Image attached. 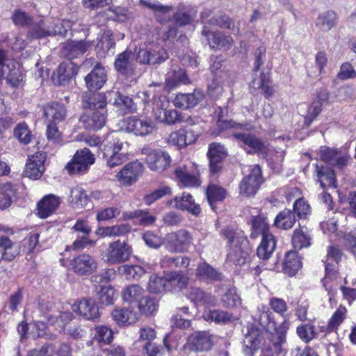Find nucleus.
Listing matches in <instances>:
<instances>
[{"label": "nucleus", "instance_id": "obj_30", "mask_svg": "<svg viewBox=\"0 0 356 356\" xmlns=\"http://www.w3.org/2000/svg\"><path fill=\"white\" fill-rule=\"evenodd\" d=\"M43 116L49 123H58L65 119L67 109L62 104L51 102L43 106Z\"/></svg>", "mask_w": 356, "mask_h": 356}, {"label": "nucleus", "instance_id": "obj_1", "mask_svg": "<svg viewBox=\"0 0 356 356\" xmlns=\"http://www.w3.org/2000/svg\"><path fill=\"white\" fill-rule=\"evenodd\" d=\"M222 234L231 245L227 256V261L238 266L245 264L252 251L247 237L243 232H236L230 228L225 229Z\"/></svg>", "mask_w": 356, "mask_h": 356}, {"label": "nucleus", "instance_id": "obj_8", "mask_svg": "<svg viewBox=\"0 0 356 356\" xmlns=\"http://www.w3.org/2000/svg\"><path fill=\"white\" fill-rule=\"evenodd\" d=\"M132 254V248L125 241L117 240L111 243L105 252V261L109 265L128 261Z\"/></svg>", "mask_w": 356, "mask_h": 356}, {"label": "nucleus", "instance_id": "obj_3", "mask_svg": "<svg viewBox=\"0 0 356 356\" xmlns=\"http://www.w3.org/2000/svg\"><path fill=\"white\" fill-rule=\"evenodd\" d=\"M125 143L116 136V133L107 136L104 141L102 152L108 167L115 168L128 160L127 153L122 152Z\"/></svg>", "mask_w": 356, "mask_h": 356}, {"label": "nucleus", "instance_id": "obj_29", "mask_svg": "<svg viewBox=\"0 0 356 356\" xmlns=\"http://www.w3.org/2000/svg\"><path fill=\"white\" fill-rule=\"evenodd\" d=\"M226 155L225 148L221 144L213 143L209 145L207 156L209 159L210 170L213 173H216L220 170L222 161Z\"/></svg>", "mask_w": 356, "mask_h": 356}, {"label": "nucleus", "instance_id": "obj_49", "mask_svg": "<svg viewBox=\"0 0 356 356\" xmlns=\"http://www.w3.org/2000/svg\"><path fill=\"white\" fill-rule=\"evenodd\" d=\"M113 94L115 96L113 104L116 106L122 112L126 113L129 112H134V111L136 110V105L131 97L126 95H123L117 92L109 93L110 95Z\"/></svg>", "mask_w": 356, "mask_h": 356}, {"label": "nucleus", "instance_id": "obj_51", "mask_svg": "<svg viewBox=\"0 0 356 356\" xmlns=\"http://www.w3.org/2000/svg\"><path fill=\"white\" fill-rule=\"evenodd\" d=\"M316 23L323 31H328L337 23V13L332 10L323 13L318 17Z\"/></svg>", "mask_w": 356, "mask_h": 356}, {"label": "nucleus", "instance_id": "obj_2", "mask_svg": "<svg viewBox=\"0 0 356 356\" xmlns=\"http://www.w3.org/2000/svg\"><path fill=\"white\" fill-rule=\"evenodd\" d=\"M252 237L256 238L261 234L262 239L257 248V256L262 259H268L272 255L276 247L274 236L269 232L267 218L264 214L253 217L252 221Z\"/></svg>", "mask_w": 356, "mask_h": 356}, {"label": "nucleus", "instance_id": "obj_6", "mask_svg": "<svg viewBox=\"0 0 356 356\" xmlns=\"http://www.w3.org/2000/svg\"><path fill=\"white\" fill-rule=\"evenodd\" d=\"M95 162V155L88 148L78 149L65 165L70 175L84 174Z\"/></svg>", "mask_w": 356, "mask_h": 356}, {"label": "nucleus", "instance_id": "obj_64", "mask_svg": "<svg viewBox=\"0 0 356 356\" xmlns=\"http://www.w3.org/2000/svg\"><path fill=\"white\" fill-rule=\"evenodd\" d=\"M118 270L127 280L138 279L145 274L144 269L138 265H122L118 268Z\"/></svg>", "mask_w": 356, "mask_h": 356}, {"label": "nucleus", "instance_id": "obj_36", "mask_svg": "<svg viewBox=\"0 0 356 356\" xmlns=\"http://www.w3.org/2000/svg\"><path fill=\"white\" fill-rule=\"evenodd\" d=\"M131 51L125 50L119 54L115 60V69L121 74L131 76L134 72V65L131 60Z\"/></svg>", "mask_w": 356, "mask_h": 356}, {"label": "nucleus", "instance_id": "obj_26", "mask_svg": "<svg viewBox=\"0 0 356 356\" xmlns=\"http://www.w3.org/2000/svg\"><path fill=\"white\" fill-rule=\"evenodd\" d=\"M92 46L90 41L84 40L67 42L62 48L63 55L69 60L77 58L85 54Z\"/></svg>", "mask_w": 356, "mask_h": 356}, {"label": "nucleus", "instance_id": "obj_11", "mask_svg": "<svg viewBox=\"0 0 356 356\" xmlns=\"http://www.w3.org/2000/svg\"><path fill=\"white\" fill-rule=\"evenodd\" d=\"M126 129L136 136H145L152 134L156 129L154 122L147 117H130L127 119Z\"/></svg>", "mask_w": 356, "mask_h": 356}, {"label": "nucleus", "instance_id": "obj_16", "mask_svg": "<svg viewBox=\"0 0 356 356\" xmlns=\"http://www.w3.org/2000/svg\"><path fill=\"white\" fill-rule=\"evenodd\" d=\"M212 336L207 332H196L188 337L184 348L193 351L209 350L213 346Z\"/></svg>", "mask_w": 356, "mask_h": 356}, {"label": "nucleus", "instance_id": "obj_7", "mask_svg": "<svg viewBox=\"0 0 356 356\" xmlns=\"http://www.w3.org/2000/svg\"><path fill=\"white\" fill-rule=\"evenodd\" d=\"M141 153L145 156V161L152 171L162 172L170 165L171 157L167 152L144 147Z\"/></svg>", "mask_w": 356, "mask_h": 356}, {"label": "nucleus", "instance_id": "obj_14", "mask_svg": "<svg viewBox=\"0 0 356 356\" xmlns=\"http://www.w3.org/2000/svg\"><path fill=\"white\" fill-rule=\"evenodd\" d=\"M143 172V165L138 161L130 162L118 172L116 178L124 186H130L137 181Z\"/></svg>", "mask_w": 356, "mask_h": 356}, {"label": "nucleus", "instance_id": "obj_56", "mask_svg": "<svg viewBox=\"0 0 356 356\" xmlns=\"http://www.w3.org/2000/svg\"><path fill=\"white\" fill-rule=\"evenodd\" d=\"M70 202L76 208H83L88 203V195L81 187L76 186L71 189Z\"/></svg>", "mask_w": 356, "mask_h": 356}, {"label": "nucleus", "instance_id": "obj_57", "mask_svg": "<svg viewBox=\"0 0 356 356\" xmlns=\"http://www.w3.org/2000/svg\"><path fill=\"white\" fill-rule=\"evenodd\" d=\"M221 302L224 307L234 308L241 304V299L238 294L236 287L229 288L222 296Z\"/></svg>", "mask_w": 356, "mask_h": 356}, {"label": "nucleus", "instance_id": "obj_46", "mask_svg": "<svg viewBox=\"0 0 356 356\" xmlns=\"http://www.w3.org/2000/svg\"><path fill=\"white\" fill-rule=\"evenodd\" d=\"M165 81L166 85L170 88H172L177 85L188 83L189 79L184 69H181L179 67H176L172 70V72L168 74Z\"/></svg>", "mask_w": 356, "mask_h": 356}, {"label": "nucleus", "instance_id": "obj_39", "mask_svg": "<svg viewBox=\"0 0 356 356\" xmlns=\"http://www.w3.org/2000/svg\"><path fill=\"white\" fill-rule=\"evenodd\" d=\"M202 97L203 96L200 93H180L175 97L173 104L177 108L189 109L195 107L202 99Z\"/></svg>", "mask_w": 356, "mask_h": 356}, {"label": "nucleus", "instance_id": "obj_27", "mask_svg": "<svg viewBox=\"0 0 356 356\" xmlns=\"http://www.w3.org/2000/svg\"><path fill=\"white\" fill-rule=\"evenodd\" d=\"M72 266L74 273L80 275L90 274L97 268L95 259L87 254L75 257L72 261Z\"/></svg>", "mask_w": 356, "mask_h": 356}, {"label": "nucleus", "instance_id": "obj_47", "mask_svg": "<svg viewBox=\"0 0 356 356\" xmlns=\"http://www.w3.org/2000/svg\"><path fill=\"white\" fill-rule=\"evenodd\" d=\"M193 10L191 6L179 3L178 10L173 16L176 25L183 26L189 24L193 19L191 14Z\"/></svg>", "mask_w": 356, "mask_h": 356}, {"label": "nucleus", "instance_id": "obj_44", "mask_svg": "<svg viewBox=\"0 0 356 356\" xmlns=\"http://www.w3.org/2000/svg\"><path fill=\"white\" fill-rule=\"evenodd\" d=\"M296 220L297 218L293 211L285 209L275 217L274 226L283 229H289L293 227Z\"/></svg>", "mask_w": 356, "mask_h": 356}, {"label": "nucleus", "instance_id": "obj_33", "mask_svg": "<svg viewBox=\"0 0 356 356\" xmlns=\"http://www.w3.org/2000/svg\"><path fill=\"white\" fill-rule=\"evenodd\" d=\"M82 106L85 110H105L106 97L102 92H86L83 95Z\"/></svg>", "mask_w": 356, "mask_h": 356}, {"label": "nucleus", "instance_id": "obj_19", "mask_svg": "<svg viewBox=\"0 0 356 356\" xmlns=\"http://www.w3.org/2000/svg\"><path fill=\"white\" fill-rule=\"evenodd\" d=\"M28 26L27 38L40 39L52 34L51 31L44 28V21L40 17L31 18L24 13V26Z\"/></svg>", "mask_w": 356, "mask_h": 356}, {"label": "nucleus", "instance_id": "obj_52", "mask_svg": "<svg viewBox=\"0 0 356 356\" xmlns=\"http://www.w3.org/2000/svg\"><path fill=\"white\" fill-rule=\"evenodd\" d=\"M145 293L144 289L138 284H132L126 287L122 291L124 301L129 303H138Z\"/></svg>", "mask_w": 356, "mask_h": 356}, {"label": "nucleus", "instance_id": "obj_20", "mask_svg": "<svg viewBox=\"0 0 356 356\" xmlns=\"http://www.w3.org/2000/svg\"><path fill=\"white\" fill-rule=\"evenodd\" d=\"M80 121L86 129L99 130L105 124L106 110H86V112L81 116Z\"/></svg>", "mask_w": 356, "mask_h": 356}, {"label": "nucleus", "instance_id": "obj_53", "mask_svg": "<svg viewBox=\"0 0 356 356\" xmlns=\"http://www.w3.org/2000/svg\"><path fill=\"white\" fill-rule=\"evenodd\" d=\"M204 318L206 321H212L216 323L225 324L231 321L232 314L220 309H209L204 312Z\"/></svg>", "mask_w": 356, "mask_h": 356}, {"label": "nucleus", "instance_id": "obj_35", "mask_svg": "<svg viewBox=\"0 0 356 356\" xmlns=\"http://www.w3.org/2000/svg\"><path fill=\"white\" fill-rule=\"evenodd\" d=\"M315 172L317 181L320 183L322 188L331 187L336 188L337 186V179L334 170L328 166L316 165Z\"/></svg>", "mask_w": 356, "mask_h": 356}, {"label": "nucleus", "instance_id": "obj_60", "mask_svg": "<svg viewBox=\"0 0 356 356\" xmlns=\"http://www.w3.org/2000/svg\"><path fill=\"white\" fill-rule=\"evenodd\" d=\"M168 285L176 286L179 290L186 289L188 284V277L181 272L171 271L167 274Z\"/></svg>", "mask_w": 356, "mask_h": 356}, {"label": "nucleus", "instance_id": "obj_28", "mask_svg": "<svg viewBox=\"0 0 356 356\" xmlns=\"http://www.w3.org/2000/svg\"><path fill=\"white\" fill-rule=\"evenodd\" d=\"M106 81L105 68L100 63H97L92 71L85 77L86 87L92 90L101 88Z\"/></svg>", "mask_w": 356, "mask_h": 356}, {"label": "nucleus", "instance_id": "obj_38", "mask_svg": "<svg viewBox=\"0 0 356 356\" xmlns=\"http://www.w3.org/2000/svg\"><path fill=\"white\" fill-rule=\"evenodd\" d=\"M261 341L259 331L256 327L248 330L244 339L243 353L246 356H253Z\"/></svg>", "mask_w": 356, "mask_h": 356}, {"label": "nucleus", "instance_id": "obj_18", "mask_svg": "<svg viewBox=\"0 0 356 356\" xmlns=\"http://www.w3.org/2000/svg\"><path fill=\"white\" fill-rule=\"evenodd\" d=\"M73 230L82 235H77L76 239L73 242L70 248L74 250H81L88 245H94L95 241L88 238V235L91 232L88 222L83 219H78L72 227Z\"/></svg>", "mask_w": 356, "mask_h": 356}, {"label": "nucleus", "instance_id": "obj_12", "mask_svg": "<svg viewBox=\"0 0 356 356\" xmlns=\"http://www.w3.org/2000/svg\"><path fill=\"white\" fill-rule=\"evenodd\" d=\"M234 138L240 143L243 144L244 148L248 147V154L264 155L267 153L268 147L265 143L254 134L248 132H233Z\"/></svg>", "mask_w": 356, "mask_h": 356}, {"label": "nucleus", "instance_id": "obj_21", "mask_svg": "<svg viewBox=\"0 0 356 356\" xmlns=\"http://www.w3.org/2000/svg\"><path fill=\"white\" fill-rule=\"evenodd\" d=\"M176 177L184 187H197L201 181L196 168L192 166H183L177 168L175 171Z\"/></svg>", "mask_w": 356, "mask_h": 356}, {"label": "nucleus", "instance_id": "obj_31", "mask_svg": "<svg viewBox=\"0 0 356 356\" xmlns=\"http://www.w3.org/2000/svg\"><path fill=\"white\" fill-rule=\"evenodd\" d=\"M329 94L326 90L321 91L316 98L308 108L307 113L305 117V124L309 126L316 118L322 111L323 106L327 102Z\"/></svg>", "mask_w": 356, "mask_h": 356}, {"label": "nucleus", "instance_id": "obj_62", "mask_svg": "<svg viewBox=\"0 0 356 356\" xmlns=\"http://www.w3.org/2000/svg\"><path fill=\"white\" fill-rule=\"evenodd\" d=\"M97 296L100 303L104 305L113 304L116 298L115 290L111 285L101 286Z\"/></svg>", "mask_w": 356, "mask_h": 356}, {"label": "nucleus", "instance_id": "obj_61", "mask_svg": "<svg viewBox=\"0 0 356 356\" xmlns=\"http://www.w3.org/2000/svg\"><path fill=\"white\" fill-rule=\"evenodd\" d=\"M310 236L302 229H296L292 236V244L296 249H302L310 245Z\"/></svg>", "mask_w": 356, "mask_h": 356}, {"label": "nucleus", "instance_id": "obj_15", "mask_svg": "<svg viewBox=\"0 0 356 356\" xmlns=\"http://www.w3.org/2000/svg\"><path fill=\"white\" fill-rule=\"evenodd\" d=\"M319 156L322 161L339 169L345 167L350 159L348 154L327 147H321Z\"/></svg>", "mask_w": 356, "mask_h": 356}, {"label": "nucleus", "instance_id": "obj_37", "mask_svg": "<svg viewBox=\"0 0 356 356\" xmlns=\"http://www.w3.org/2000/svg\"><path fill=\"white\" fill-rule=\"evenodd\" d=\"M250 85L254 88L261 89L267 99H270L274 95L275 90L268 74L260 72L258 76H255L253 78Z\"/></svg>", "mask_w": 356, "mask_h": 356}, {"label": "nucleus", "instance_id": "obj_32", "mask_svg": "<svg viewBox=\"0 0 356 356\" xmlns=\"http://www.w3.org/2000/svg\"><path fill=\"white\" fill-rule=\"evenodd\" d=\"M172 201L175 202L177 209L186 210L192 215L198 216L201 212L200 206L195 203L191 194L186 192L183 193L181 196H175L173 200L170 201L169 204H171Z\"/></svg>", "mask_w": 356, "mask_h": 356}, {"label": "nucleus", "instance_id": "obj_59", "mask_svg": "<svg viewBox=\"0 0 356 356\" xmlns=\"http://www.w3.org/2000/svg\"><path fill=\"white\" fill-rule=\"evenodd\" d=\"M111 13V15H108L107 13H99L97 17L98 19H110L113 20L124 22L127 19L128 10L122 7H111L107 11Z\"/></svg>", "mask_w": 356, "mask_h": 356}, {"label": "nucleus", "instance_id": "obj_55", "mask_svg": "<svg viewBox=\"0 0 356 356\" xmlns=\"http://www.w3.org/2000/svg\"><path fill=\"white\" fill-rule=\"evenodd\" d=\"M259 314L257 321L260 325L269 332L275 330L276 323L273 318V313L264 307H262V309H259Z\"/></svg>", "mask_w": 356, "mask_h": 356}, {"label": "nucleus", "instance_id": "obj_22", "mask_svg": "<svg viewBox=\"0 0 356 356\" xmlns=\"http://www.w3.org/2000/svg\"><path fill=\"white\" fill-rule=\"evenodd\" d=\"M78 70V65L73 62L62 63L54 72L53 80L58 85H65L77 74Z\"/></svg>", "mask_w": 356, "mask_h": 356}, {"label": "nucleus", "instance_id": "obj_43", "mask_svg": "<svg viewBox=\"0 0 356 356\" xmlns=\"http://www.w3.org/2000/svg\"><path fill=\"white\" fill-rule=\"evenodd\" d=\"M111 315L118 325H129L137 321L136 314L129 309L115 308Z\"/></svg>", "mask_w": 356, "mask_h": 356}, {"label": "nucleus", "instance_id": "obj_45", "mask_svg": "<svg viewBox=\"0 0 356 356\" xmlns=\"http://www.w3.org/2000/svg\"><path fill=\"white\" fill-rule=\"evenodd\" d=\"M282 337H278L275 339H271L268 337V341L264 344V347L262 349V356H280L284 352L283 347L284 344L282 343L283 340Z\"/></svg>", "mask_w": 356, "mask_h": 356}, {"label": "nucleus", "instance_id": "obj_50", "mask_svg": "<svg viewBox=\"0 0 356 356\" xmlns=\"http://www.w3.org/2000/svg\"><path fill=\"white\" fill-rule=\"evenodd\" d=\"M114 45L115 42L112 32L110 30L105 31L97 44V53L99 56L103 57Z\"/></svg>", "mask_w": 356, "mask_h": 356}, {"label": "nucleus", "instance_id": "obj_54", "mask_svg": "<svg viewBox=\"0 0 356 356\" xmlns=\"http://www.w3.org/2000/svg\"><path fill=\"white\" fill-rule=\"evenodd\" d=\"M16 189L10 183L0 185V209L8 208L12 203V198Z\"/></svg>", "mask_w": 356, "mask_h": 356}, {"label": "nucleus", "instance_id": "obj_5", "mask_svg": "<svg viewBox=\"0 0 356 356\" xmlns=\"http://www.w3.org/2000/svg\"><path fill=\"white\" fill-rule=\"evenodd\" d=\"M74 317V314L72 312H59L58 314H48L47 316V319L48 323L51 325H55V328L60 332H64L73 339L78 340L84 337L86 331L83 330L80 326H67V324L71 321Z\"/></svg>", "mask_w": 356, "mask_h": 356}, {"label": "nucleus", "instance_id": "obj_24", "mask_svg": "<svg viewBox=\"0 0 356 356\" xmlns=\"http://www.w3.org/2000/svg\"><path fill=\"white\" fill-rule=\"evenodd\" d=\"M60 204V198L54 194L44 195L37 204L38 216L47 218L53 214Z\"/></svg>", "mask_w": 356, "mask_h": 356}, {"label": "nucleus", "instance_id": "obj_25", "mask_svg": "<svg viewBox=\"0 0 356 356\" xmlns=\"http://www.w3.org/2000/svg\"><path fill=\"white\" fill-rule=\"evenodd\" d=\"M197 140V135L191 129H180L172 132L166 138V142L179 148L185 147Z\"/></svg>", "mask_w": 356, "mask_h": 356}, {"label": "nucleus", "instance_id": "obj_41", "mask_svg": "<svg viewBox=\"0 0 356 356\" xmlns=\"http://www.w3.org/2000/svg\"><path fill=\"white\" fill-rule=\"evenodd\" d=\"M196 275L200 280L206 282H216L222 280V273L206 262L198 265Z\"/></svg>", "mask_w": 356, "mask_h": 356}, {"label": "nucleus", "instance_id": "obj_9", "mask_svg": "<svg viewBox=\"0 0 356 356\" xmlns=\"http://www.w3.org/2000/svg\"><path fill=\"white\" fill-rule=\"evenodd\" d=\"M263 182L261 169L259 165H254L250 173L241 181L238 190L240 195L245 197H253Z\"/></svg>", "mask_w": 356, "mask_h": 356}, {"label": "nucleus", "instance_id": "obj_40", "mask_svg": "<svg viewBox=\"0 0 356 356\" xmlns=\"http://www.w3.org/2000/svg\"><path fill=\"white\" fill-rule=\"evenodd\" d=\"M156 42L154 40H148V50L151 53L150 59H154V61L151 62V65L161 64L168 58V54L167 51L162 47L160 43V40L156 36Z\"/></svg>", "mask_w": 356, "mask_h": 356}, {"label": "nucleus", "instance_id": "obj_4", "mask_svg": "<svg viewBox=\"0 0 356 356\" xmlns=\"http://www.w3.org/2000/svg\"><path fill=\"white\" fill-rule=\"evenodd\" d=\"M169 101L165 95H156L153 97L152 113L156 120L168 125L182 122L181 114L176 110H168Z\"/></svg>", "mask_w": 356, "mask_h": 356}, {"label": "nucleus", "instance_id": "obj_23", "mask_svg": "<svg viewBox=\"0 0 356 356\" xmlns=\"http://www.w3.org/2000/svg\"><path fill=\"white\" fill-rule=\"evenodd\" d=\"M202 35L207 38L211 48L228 50L234 44V40L232 37L225 35L220 31L213 32L204 28L202 31Z\"/></svg>", "mask_w": 356, "mask_h": 356}, {"label": "nucleus", "instance_id": "obj_13", "mask_svg": "<svg viewBox=\"0 0 356 356\" xmlns=\"http://www.w3.org/2000/svg\"><path fill=\"white\" fill-rule=\"evenodd\" d=\"M46 159L47 154L42 151H38L33 154L28 155L25 175L33 180L40 179L45 171Z\"/></svg>", "mask_w": 356, "mask_h": 356}, {"label": "nucleus", "instance_id": "obj_10", "mask_svg": "<svg viewBox=\"0 0 356 356\" xmlns=\"http://www.w3.org/2000/svg\"><path fill=\"white\" fill-rule=\"evenodd\" d=\"M192 244V235L185 229L171 232L165 237V245L172 252H187Z\"/></svg>", "mask_w": 356, "mask_h": 356}, {"label": "nucleus", "instance_id": "obj_42", "mask_svg": "<svg viewBox=\"0 0 356 356\" xmlns=\"http://www.w3.org/2000/svg\"><path fill=\"white\" fill-rule=\"evenodd\" d=\"M302 261L296 251H289L285 254L283 270L289 276H293L301 268Z\"/></svg>", "mask_w": 356, "mask_h": 356}, {"label": "nucleus", "instance_id": "obj_48", "mask_svg": "<svg viewBox=\"0 0 356 356\" xmlns=\"http://www.w3.org/2000/svg\"><path fill=\"white\" fill-rule=\"evenodd\" d=\"M206 195L207 201L212 209H214L215 205L218 202H222L226 197V191L215 184L208 186Z\"/></svg>", "mask_w": 356, "mask_h": 356}, {"label": "nucleus", "instance_id": "obj_58", "mask_svg": "<svg viewBox=\"0 0 356 356\" xmlns=\"http://www.w3.org/2000/svg\"><path fill=\"white\" fill-rule=\"evenodd\" d=\"M168 285L167 275L165 277H160L157 275L150 276L148 282V289L154 293H162L166 289Z\"/></svg>", "mask_w": 356, "mask_h": 356}, {"label": "nucleus", "instance_id": "obj_17", "mask_svg": "<svg viewBox=\"0 0 356 356\" xmlns=\"http://www.w3.org/2000/svg\"><path fill=\"white\" fill-rule=\"evenodd\" d=\"M72 309L86 320L95 321L100 316L99 307L91 298H83L74 302L72 305Z\"/></svg>", "mask_w": 356, "mask_h": 356}, {"label": "nucleus", "instance_id": "obj_63", "mask_svg": "<svg viewBox=\"0 0 356 356\" xmlns=\"http://www.w3.org/2000/svg\"><path fill=\"white\" fill-rule=\"evenodd\" d=\"M296 333L298 336L305 343H309L316 337L317 332L315 326L312 323L302 324L297 327Z\"/></svg>", "mask_w": 356, "mask_h": 356}, {"label": "nucleus", "instance_id": "obj_34", "mask_svg": "<svg viewBox=\"0 0 356 356\" xmlns=\"http://www.w3.org/2000/svg\"><path fill=\"white\" fill-rule=\"evenodd\" d=\"M186 296L195 305L209 307L215 305L216 302L213 296L197 287H191L186 293Z\"/></svg>", "mask_w": 356, "mask_h": 356}]
</instances>
